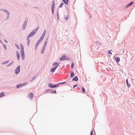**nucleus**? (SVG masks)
<instances>
[{
  "instance_id": "0eeeda50",
  "label": "nucleus",
  "mask_w": 135,
  "mask_h": 135,
  "mask_svg": "<svg viewBox=\"0 0 135 135\" xmlns=\"http://www.w3.org/2000/svg\"><path fill=\"white\" fill-rule=\"evenodd\" d=\"M114 59L115 60L117 63H118L120 61V58L119 57H117L114 56Z\"/></svg>"
},
{
  "instance_id": "412c9836",
  "label": "nucleus",
  "mask_w": 135,
  "mask_h": 135,
  "mask_svg": "<svg viewBox=\"0 0 135 135\" xmlns=\"http://www.w3.org/2000/svg\"><path fill=\"white\" fill-rule=\"evenodd\" d=\"M55 65H56V66H57V67H58L59 64L57 62H54L52 64L53 66H54Z\"/></svg>"
},
{
  "instance_id": "f03ea898",
  "label": "nucleus",
  "mask_w": 135,
  "mask_h": 135,
  "mask_svg": "<svg viewBox=\"0 0 135 135\" xmlns=\"http://www.w3.org/2000/svg\"><path fill=\"white\" fill-rule=\"evenodd\" d=\"M20 46L21 47V57L22 60H23L25 59V55L24 52V46L22 44H20Z\"/></svg>"
},
{
  "instance_id": "3c124183",
  "label": "nucleus",
  "mask_w": 135,
  "mask_h": 135,
  "mask_svg": "<svg viewBox=\"0 0 135 135\" xmlns=\"http://www.w3.org/2000/svg\"><path fill=\"white\" fill-rule=\"evenodd\" d=\"M22 84V86H25L24 85V84Z\"/></svg>"
},
{
  "instance_id": "20e7f679",
  "label": "nucleus",
  "mask_w": 135,
  "mask_h": 135,
  "mask_svg": "<svg viewBox=\"0 0 135 135\" xmlns=\"http://www.w3.org/2000/svg\"><path fill=\"white\" fill-rule=\"evenodd\" d=\"M48 86L50 88H55L59 86V84H53L51 83H50L48 84Z\"/></svg>"
},
{
  "instance_id": "473e14b6",
  "label": "nucleus",
  "mask_w": 135,
  "mask_h": 135,
  "mask_svg": "<svg viewBox=\"0 0 135 135\" xmlns=\"http://www.w3.org/2000/svg\"><path fill=\"white\" fill-rule=\"evenodd\" d=\"M15 46H16V47H17V48L18 49H20V48H19L17 44H15Z\"/></svg>"
},
{
  "instance_id": "f8f14e48",
  "label": "nucleus",
  "mask_w": 135,
  "mask_h": 135,
  "mask_svg": "<svg viewBox=\"0 0 135 135\" xmlns=\"http://www.w3.org/2000/svg\"><path fill=\"white\" fill-rule=\"evenodd\" d=\"M126 82L127 84V85L128 87V88L129 87H130L131 86V85L130 84H129L128 82V79H127L126 80Z\"/></svg>"
},
{
  "instance_id": "c9c22d12",
  "label": "nucleus",
  "mask_w": 135,
  "mask_h": 135,
  "mask_svg": "<svg viewBox=\"0 0 135 135\" xmlns=\"http://www.w3.org/2000/svg\"><path fill=\"white\" fill-rule=\"evenodd\" d=\"M3 41H4V42L5 43H8L7 41V40H6V39H4L3 40Z\"/></svg>"
},
{
  "instance_id": "9d476101",
  "label": "nucleus",
  "mask_w": 135,
  "mask_h": 135,
  "mask_svg": "<svg viewBox=\"0 0 135 135\" xmlns=\"http://www.w3.org/2000/svg\"><path fill=\"white\" fill-rule=\"evenodd\" d=\"M66 55H63V56L61 57L60 58V60L61 61H62L64 60H66V59L65 58V57H66Z\"/></svg>"
},
{
  "instance_id": "4468645a",
  "label": "nucleus",
  "mask_w": 135,
  "mask_h": 135,
  "mask_svg": "<svg viewBox=\"0 0 135 135\" xmlns=\"http://www.w3.org/2000/svg\"><path fill=\"white\" fill-rule=\"evenodd\" d=\"M40 43L39 42L37 41V43H36V45L35 46V49L36 50L38 46L39 45V44Z\"/></svg>"
},
{
  "instance_id": "a211bd4d",
  "label": "nucleus",
  "mask_w": 135,
  "mask_h": 135,
  "mask_svg": "<svg viewBox=\"0 0 135 135\" xmlns=\"http://www.w3.org/2000/svg\"><path fill=\"white\" fill-rule=\"evenodd\" d=\"M62 1L66 4H68L69 2V0H62Z\"/></svg>"
},
{
  "instance_id": "b1692460",
  "label": "nucleus",
  "mask_w": 135,
  "mask_h": 135,
  "mask_svg": "<svg viewBox=\"0 0 135 135\" xmlns=\"http://www.w3.org/2000/svg\"><path fill=\"white\" fill-rule=\"evenodd\" d=\"M74 76V73L73 71H72L71 73V75L70 76L71 78H73Z\"/></svg>"
},
{
  "instance_id": "603ef678",
  "label": "nucleus",
  "mask_w": 135,
  "mask_h": 135,
  "mask_svg": "<svg viewBox=\"0 0 135 135\" xmlns=\"http://www.w3.org/2000/svg\"><path fill=\"white\" fill-rule=\"evenodd\" d=\"M90 18H91V16H90Z\"/></svg>"
},
{
  "instance_id": "6e6552de",
  "label": "nucleus",
  "mask_w": 135,
  "mask_h": 135,
  "mask_svg": "<svg viewBox=\"0 0 135 135\" xmlns=\"http://www.w3.org/2000/svg\"><path fill=\"white\" fill-rule=\"evenodd\" d=\"M0 10L4 12L7 14V15H9V11L5 9H0Z\"/></svg>"
},
{
  "instance_id": "4c0bfd02",
  "label": "nucleus",
  "mask_w": 135,
  "mask_h": 135,
  "mask_svg": "<svg viewBox=\"0 0 135 135\" xmlns=\"http://www.w3.org/2000/svg\"><path fill=\"white\" fill-rule=\"evenodd\" d=\"M11 65H12L11 64V63H10V64H8L7 65V66L8 67L9 66H10Z\"/></svg>"
},
{
  "instance_id": "a878e982",
  "label": "nucleus",
  "mask_w": 135,
  "mask_h": 135,
  "mask_svg": "<svg viewBox=\"0 0 135 135\" xmlns=\"http://www.w3.org/2000/svg\"><path fill=\"white\" fill-rule=\"evenodd\" d=\"M3 92H2L0 93V97H2L4 95V94H3Z\"/></svg>"
},
{
  "instance_id": "37998d69",
  "label": "nucleus",
  "mask_w": 135,
  "mask_h": 135,
  "mask_svg": "<svg viewBox=\"0 0 135 135\" xmlns=\"http://www.w3.org/2000/svg\"><path fill=\"white\" fill-rule=\"evenodd\" d=\"M23 84L24 86H25V85H26V84H28V83H24Z\"/></svg>"
},
{
  "instance_id": "aec40b11",
  "label": "nucleus",
  "mask_w": 135,
  "mask_h": 135,
  "mask_svg": "<svg viewBox=\"0 0 135 135\" xmlns=\"http://www.w3.org/2000/svg\"><path fill=\"white\" fill-rule=\"evenodd\" d=\"M4 48L5 50H6L7 49V46L5 45L3 42L2 43Z\"/></svg>"
},
{
  "instance_id": "f3484780",
  "label": "nucleus",
  "mask_w": 135,
  "mask_h": 135,
  "mask_svg": "<svg viewBox=\"0 0 135 135\" xmlns=\"http://www.w3.org/2000/svg\"><path fill=\"white\" fill-rule=\"evenodd\" d=\"M27 45L28 46L30 45V40L29 38H27Z\"/></svg>"
},
{
  "instance_id": "8fccbe9b",
  "label": "nucleus",
  "mask_w": 135,
  "mask_h": 135,
  "mask_svg": "<svg viewBox=\"0 0 135 135\" xmlns=\"http://www.w3.org/2000/svg\"><path fill=\"white\" fill-rule=\"evenodd\" d=\"M13 61H12V62L10 63L12 65L13 64Z\"/></svg>"
},
{
  "instance_id": "6ab92c4d",
  "label": "nucleus",
  "mask_w": 135,
  "mask_h": 135,
  "mask_svg": "<svg viewBox=\"0 0 135 135\" xmlns=\"http://www.w3.org/2000/svg\"><path fill=\"white\" fill-rule=\"evenodd\" d=\"M46 32V30H44V31L43 33H42V36H43V37H44V36L45 35V33Z\"/></svg>"
},
{
  "instance_id": "864d4df0",
  "label": "nucleus",
  "mask_w": 135,
  "mask_h": 135,
  "mask_svg": "<svg viewBox=\"0 0 135 135\" xmlns=\"http://www.w3.org/2000/svg\"><path fill=\"white\" fill-rule=\"evenodd\" d=\"M1 4V3H0V4Z\"/></svg>"
},
{
  "instance_id": "5701e85b",
  "label": "nucleus",
  "mask_w": 135,
  "mask_h": 135,
  "mask_svg": "<svg viewBox=\"0 0 135 135\" xmlns=\"http://www.w3.org/2000/svg\"><path fill=\"white\" fill-rule=\"evenodd\" d=\"M9 61H5L2 62L1 63V64L2 65L6 64H7L9 62Z\"/></svg>"
},
{
  "instance_id": "e433bc0d",
  "label": "nucleus",
  "mask_w": 135,
  "mask_h": 135,
  "mask_svg": "<svg viewBox=\"0 0 135 135\" xmlns=\"http://www.w3.org/2000/svg\"><path fill=\"white\" fill-rule=\"evenodd\" d=\"M66 83V82H62V83H59L58 84H65Z\"/></svg>"
},
{
  "instance_id": "1a4fd4ad",
  "label": "nucleus",
  "mask_w": 135,
  "mask_h": 135,
  "mask_svg": "<svg viewBox=\"0 0 135 135\" xmlns=\"http://www.w3.org/2000/svg\"><path fill=\"white\" fill-rule=\"evenodd\" d=\"M57 66H56L52 68L50 70V71L51 72H54L56 70V69L57 67Z\"/></svg>"
},
{
  "instance_id": "393cba45",
  "label": "nucleus",
  "mask_w": 135,
  "mask_h": 135,
  "mask_svg": "<svg viewBox=\"0 0 135 135\" xmlns=\"http://www.w3.org/2000/svg\"><path fill=\"white\" fill-rule=\"evenodd\" d=\"M69 17V15H65L64 16V18L66 20H67Z\"/></svg>"
},
{
  "instance_id": "79ce46f5",
  "label": "nucleus",
  "mask_w": 135,
  "mask_h": 135,
  "mask_svg": "<svg viewBox=\"0 0 135 135\" xmlns=\"http://www.w3.org/2000/svg\"><path fill=\"white\" fill-rule=\"evenodd\" d=\"M77 86V85H75L73 86V88H75V87H76Z\"/></svg>"
},
{
  "instance_id": "2eb2a0df",
  "label": "nucleus",
  "mask_w": 135,
  "mask_h": 135,
  "mask_svg": "<svg viewBox=\"0 0 135 135\" xmlns=\"http://www.w3.org/2000/svg\"><path fill=\"white\" fill-rule=\"evenodd\" d=\"M16 55L17 60H19L20 59V55L18 51H16Z\"/></svg>"
},
{
  "instance_id": "cd10ccee",
  "label": "nucleus",
  "mask_w": 135,
  "mask_h": 135,
  "mask_svg": "<svg viewBox=\"0 0 135 135\" xmlns=\"http://www.w3.org/2000/svg\"><path fill=\"white\" fill-rule=\"evenodd\" d=\"M64 3H62L60 4V5L59 6V7L60 8H61L64 5Z\"/></svg>"
},
{
  "instance_id": "dca6fc26",
  "label": "nucleus",
  "mask_w": 135,
  "mask_h": 135,
  "mask_svg": "<svg viewBox=\"0 0 135 135\" xmlns=\"http://www.w3.org/2000/svg\"><path fill=\"white\" fill-rule=\"evenodd\" d=\"M44 37L43 36H41V37L40 38L39 40L37 41L38 42H39L40 43L41 42L42 40L44 38Z\"/></svg>"
},
{
  "instance_id": "58836bf2",
  "label": "nucleus",
  "mask_w": 135,
  "mask_h": 135,
  "mask_svg": "<svg viewBox=\"0 0 135 135\" xmlns=\"http://www.w3.org/2000/svg\"><path fill=\"white\" fill-rule=\"evenodd\" d=\"M108 53L109 54H112V53L110 51H108Z\"/></svg>"
},
{
  "instance_id": "72a5a7b5",
  "label": "nucleus",
  "mask_w": 135,
  "mask_h": 135,
  "mask_svg": "<svg viewBox=\"0 0 135 135\" xmlns=\"http://www.w3.org/2000/svg\"><path fill=\"white\" fill-rule=\"evenodd\" d=\"M74 66V64L73 63H72L71 64V68L73 69V66Z\"/></svg>"
},
{
  "instance_id": "39448f33",
  "label": "nucleus",
  "mask_w": 135,
  "mask_h": 135,
  "mask_svg": "<svg viewBox=\"0 0 135 135\" xmlns=\"http://www.w3.org/2000/svg\"><path fill=\"white\" fill-rule=\"evenodd\" d=\"M20 66L19 65L17 66L15 69V72L16 74H17L20 72Z\"/></svg>"
},
{
  "instance_id": "ddd939ff",
  "label": "nucleus",
  "mask_w": 135,
  "mask_h": 135,
  "mask_svg": "<svg viewBox=\"0 0 135 135\" xmlns=\"http://www.w3.org/2000/svg\"><path fill=\"white\" fill-rule=\"evenodd\" d=\"M78 80V79L77 76H75L72 79L73 81H77Z\"/></svg>"
},
{
  "instance_id": "de8ad7c7",
  "label": "nucleus",
  "mask_w": 135,
  "mask_h": 135,
  "mask_svg": "<svg viewBox=\"0 0 135 135\" xmlns=\"http://www.w3.org/2000/svg\"><path fill=\"white\" fill-rule=\"evenodd\" d=\"M0 42L2 44L3 43L2 41V40L1 39H0Z\"/></svg>"
},
{
  "instance_id": "2f4dec72",
  "label": "nucleus",
  "mask_w": 135,
  "mask_h": 135,
  "mask_svg": "<svg viewBox=\"0 0 135 135\" xmlns=\"http://www.w3.org/2000/svg\"><path fill=\"white\" fill-rule=\"evenodd\" d=\"M82 91L83 92H84V93L85 92V90L84 88L83 87H82Z\"/></svg>"
},
{
  "instance_id": "f704fd0d",
  "label": "nucleus",
  "mask_w": 135,
  "mask_h": 135,
  "mask_svg": "<svg viewBox=\"0 0 135 135\" xmlns=\"http://www.w3.org/2000/svg\"><path fill=\"white\" fill-rule=\"evenodd\" d=\"M9 16H10V13L9 14V15H8V16L6 18L7 19H8L9 18Z\"/></svg>"
},
{
  "instance_id": "09e8293b",
  "label": "nucleus",
  "mask_w": 135,
  "mask_h": 135,
  "mask_svg": "<svg viewBox=\"0 0 135 135\" xmlns=\"http://www.w3.org/2000/svg\"><path fill=\"white\" fill-rule=\"evenodd\" d=\"M129 7L128 6V5H126V8H128V7Z\"/></svg>"
},
{
  "instance_id": "49530a36",
  "label": "nucleus",
  "mask_w": 135,
  "mask_h": 135,
  "mask_svg": "<svg viewBox=\"0 0 135 135\" xmlns=\"http://www.w3.org/2000/svg\"><path fill=\"white\" fill-rule=\"evenodd\" d=\"M46 46H45L44 45L42 48H44V49H45Z\"/></svg>"
},
{
  "instance_id": "4be33fe9",
  "label": "nucleus",
  "mask_w": 135,
  "mask_h": 135,
  "mask_svg": "<svg viewBox=\"0 0 135 135\" xmlns=\"http://www.w3.org/2000/svg\"><path fill=\"white\" fill-rule=\"evenodd\" d=\"M22 87L21 84L17 85V88H19Z\"/></svg>"
},
{
  "instance_id": "7c9ffc66",
  "label": "nucleus",
  "mask_w": 135,
  "mask_h": 135,
  "mask_svg": "<svg viewBox=\"0 0 135 135\" xmlns=\"http://www.w3.org/2000/svg\"><path fill=\"white\" fill-rule=\"evenodd\" d=\"M47 42V40L46 39L45 40V42L44 43V45L46 46Z\"/></svg>"
},
{
  "instance_id": "c03bdc74",
  "label": "nucleus",
  "mask_w": 135,
  "mask_h": 135,
  "mask_svg": "<svg viewBox=\"0 0 135 135\" xmlns=\"http://www.w3.org/2000/svg\"><path fill=\"white\" fill-rule=\"evenodd\" d=\"M57 17H58V19H59V15H58V13H57Z\"/></svg>"
},
{
  "instance_id": "ea45409f",
  "label": "nucleus",
  "mask_w": 135,
  "mask_h": 135,
  "mask_svg": "<svg viewBox=\"0 0 135 135\" xmlns=\"http://www.w3.org/2000/svg\"><path fill=\"white\" fill-rule=\"evenodd\" d=\"M93 131L92 130L90 133V135H93Z\"/></svg>"
},
{
  "instance_id": "a19ab883",
  "label": "nucleus",
  "mask_w": 135,
  "mask_h": 135,
  "mask_svg": "<svg viewBox=\"0 0 135 135\" xmlns=\"http://www.w3.org/2000/svg\"><path fill=\"white\" fill-rule=\"evenodd\" d=\"M51 90H51V89H50V90H46V92H47V91H51Z\"/></svg>"
},
{
  "instance_id": "f257e3e1",
  "label": "nucleus",
  "mask_w": 135,
  "mask_h": 135,
  "mask_svg": "<svg viewBox=\"0 0 135 135\" xmlns=\"http://www.w3.org/2000/svg\"><path fill=\"white\" fill-rule=\"evenodd\" d=\"M39 27L38 26L36 29H35L32 31L29 34V35L27 36V38H30V37H31L32 36L35 34L37 32V31H38L39 28Z\"/></svg>"
},
{
  "instance_id": "7ed1b4c3",
  "label": "nucleus",
  "mask_w": 135,
  "mask_h": 135,
  "mask_svg": "<svg viewBox=\"0 0 135 135\" xmlns=\"http://www.w3.org/2000/svg\"><path fill=\"white\" fill-rule=\"evenodd\" d=\"M27 22L28 20L27 18H26L22 26V29L23 30H25Z\"/></svg>"
},
{
  "instance_id": "9b49d317",
  "label": "nucleus",
  "mask_w": 135,
  "mask_h": 135,
  "mask_svg": "<svg viewBox=\"0 0 135 135\" xmlns=\"http://www.w3.org/2000/svg\"><path fill=\"white\" fill-rule=\"evenodd\" d=\"M33 96V94L32 93H30L28 95V97L30 98V99H31Z\"/></svg>"
},
{
  "instance_id": "c756f323",
  "label": "nucleus",
  "mask_w": 135,
  "mask_h": 135,
  "mask_svg": "<svg viewBox=\"0 0 135 135\" xmlns=\"http://www.w3.org/2000/svg\"><path fill=\"white\" fill-rule=\"evenodd\" d=\"M56 93L55 90H54L51 92V94H56Z\"/></svg>"
},
{
  "instance_id": "423d86ee",
  "label": "nucleus",
  "mask_w": 135,
  "mask_h": 135,
  "mask_svg": "<svg viewBox=\"0 0 135 135\" xmlns=\"http://www.w3.org/2000/svg\"><path fill=\"white\" fill-rule=\"evenodd\" d=\"M52 4L51 5V9L52 11V14H53L54 12V8L55 6V3L54 1H52Z\"/></svg>"
},
{
  "instance_id": "c85d7f7f",
  "label": "nucleus",
  "mask_w": 135,
  "mask_h": 135,
  "mask_svg": "<svg viewBox=\"0 0 135 135\" xmlns=\"http://www.w3.org/2000/svg\"><path fill=\"white\" fill-rule=\"evenodd\" d=\"M133 2H131L129 4H128V6H131L133 3Z\"/></svg>"
},
{
  "instance_id": "bb28decb",
  "label": "nucleus",
  "mask_w": 135,
  "mask_h": 135,
  "mask_svg": "<svg viewBox=\"0 0 135 135\" xmlns=\"http://www.w3.org/2000/svg\"><path fill=\"white\" fill-rule=\"evenodd\" d=\"M45 50V49H44V48H42L41 51V52L42 54H43L44 53Z\"/></svg>"
},
{
  "instance_id": "a18cd8bd",
  "label": "nucleus",
  "mask_w": 135,
  "mask_h": 135,
  "mask_svg": "<svg viewBox=\"0 0 135 135\" xmlns=\"http://www.w3.org/2000/svg\"><path fill=\"white\" fill-rule=\"evenodd\" d=\"M35 77H33V78H32V80L31 81V82L33 80H34V79H35Z\"/></svg>"
}]
</instances>
